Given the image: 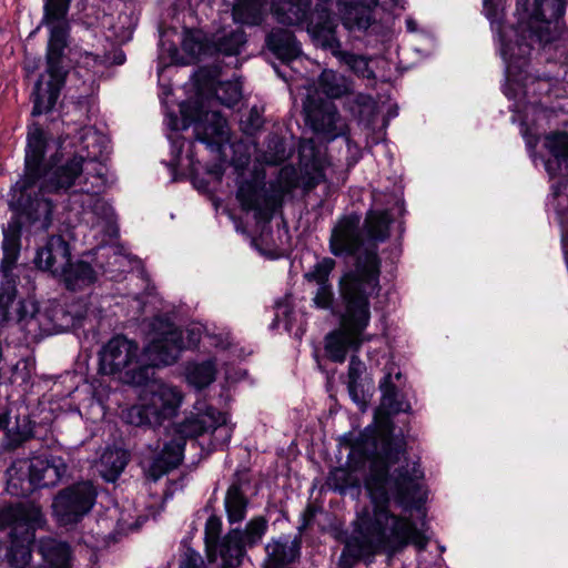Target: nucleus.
Listing matches in <instances>:
<instances>
[{
  "label": "nucleus",
  "mask_w": 568,
  "mask_h": 568,
  "mask_svg": "<svg viewBox=\"0 0 568 568\" xmlns=\"http://www.w3.org/2000/svg\"><path fill=\"white\" fill-rule=\"evenodd\" d=\"M369 464L364 487L373 505L353 521L339 557L341 568H352L378 552L394 556L413 545L425 550L428 487L422 464Z\"/></svg>",
  "instance_id": "nucleus-1"
},
{
  "label": "nucleus",
  "mask_w": 568,
  "mask_h": 568,
  "mask_svg": "<svg viewBox=\"0 0 568 568\" xmlns=\"http://www.w3.org/2000/svg\"><path fill=\"white\" fill-rule=\"evenodd\" d=\"M394 367L388 368L379 381L381 407L374 422L358 434L347 432L338 438V447L348 449L346 462H400L406 452V439L396 433L393 417L410 414L413 408L393 381Z\"/></svg>",
  "instance_id": "nucleus-2"
},
{
  "label": "nucleus",
  "mask_w": 568,
  "mask_h": 568,
  "mask_svg": "<svg viewBox=\"0 0 568 568\" xmlns=\"http://www.w3.org/2000/svg\"><path fill=\"white\" fill-rule=\"evenodd\" d=\"M568 0H516L517 24L507 27L494 0H484L486 18L501 58L515 51L519 40L548 44L555 40L551 24L565 16Z\"/></svg>",
  "instance_id": "nucleus-3"
},
{
  "label": "nucleus",
  "mask_w": 568,
  "mask_h": 568,
  "mask_svg": "<svg viewBox=\"0 0 568 568\" xmlns=\"http://www.w3.org/2000/svg\"><path fill=\"white\" fill-rule=\"evenodd\" d=\"M152 362L139 353L132 365L124 368L120 378L131 386H143L140 402L132 405L124 414V420L132 426L153 429L165 420L175 417L183 400V393L175 386L153 378Z\"/></svg>",
  "instance_id": "nucleus-4"
},
{
  "label": "nucleus",
  "mask_w": 568,
  "mask_h": 568,
  "mask_svg": "<svg viewBox=\"0 0 568 568\" xmlns=\"http://www.w3.org/2000/svg\"><path fill=\"white\" fill-rule=\"evenodd\" d=\"M341 301L344 312L338 320L339 326L324 336V357L336 364H343L351 351L357 352L363 334L372 320L371 297L375 292L341 282Z\"/></svg>",
  "instance_id": "nucleus-5"
},
{
  "label": "nucleus",
  "mask_w": 568,
  "mask_h": 568,
  "mask_svg": "<svg viewBox=\"0 0 568 568\" xmlns=\"http://www.w3.org/2000/svg\"><path fill=\"white\" fill-rule=\"evenodd\" d=\"M394 223L393 215L386 210H368L364 219L362 232H364L365 246L357 256L353 268H348L342 282L348 283L379 294L382 257L378 245L390 237V226Z\"/></svg>",
  "instance_id": "nucleus-6"
},
{
  "label": "nucleus",
  "mask_w": 568,
  "mask_h": 568,
  "mask_svg": "<svg viewBox=\"0 0 568 568\" xmlns=\"http://www.w3.org/2000/svg\"><path fill=\"white\" fill-rule=\"evenodd\" d=\"M42 520L41 513L22 504L0 507V551L10 568H27L32 559L31 541Z\"/></svg>",
  "instance_id": "nucleus-7"
},
{
  "label": "nucleus",
  "mask_w": 568,
  "mask_h": 568,
  "mask_svg": "<svg viewBox=\"0 0 568 568\" xmlns=\"http://www.w3.org/2000/svg\"><path fill=\"white\" fill-rule=\"evenodd\" d=\"M41 179L19 176L10 186V220L27 227V236L48 232L53 224L55 203L41 190Z\"/></svg>",
  "instance_id": "nucleus-8"
},
{
  "label": "nucleus",
  "mask_w": 568,
  "mask_h": 568,
  "mask_svg": "<svg viewBox=\"0 0 568 568\" xmlns=\"http://www.w3.org/2000/svg\"><path fill=\"white\" fill-rule=\"evenodd\" d=\"M197 97L180 103L181 130L193 126L195 139L207 146H217L225 136L226 119L221 111L209 110Z\"/></svg>",
  "instance_id": "nucleus-9"
},
{
  "label": "nucleus",
  "mask_w": 568,
  "mask_h": 568,
  "mask_svg": "<svg viewBox=\"0 0 568 568\" xmlns=\"http://www.w3.org/2000/svg\"><path fill=\"white\" fill-rule=\"evenodd\" d=\"M535 41H526L521 37L517 49L510 51L503 58L506 64V73L508 80L517 83L523 88L524 94L531 98V103H539L544 95H548L551 91L550 79L546 77H534L529 73L530 55Z\"/></svg>",
  "instance_id": "nucleus-10"
},
{
  "label": "nucleus",
  "mask_w": 568,
  "mask_h": 568,
  "mask_svg": "<svg viewBox=\"0 0 568 568\" xmlns=\"http://www.w3.org/2000/svg\"><path fill=\"white\" fill-rule=\"evenodd\" d=\"M184 349L182 329L170 318L159 316L152 323L151 338L142 353L158 368L173 365Z\"/></svg>",
  "instance_id": "nucleus-11"
},
{
  "label": "nucleus",
  "mask_w": 568,
  "mask_h": 568,
  "mask_svg": "<svg viewBox=\"0 0 568 568\" xmlns=\"http://www.w3.org/2000/svg\"><path fill=\"white\" fill-rule=\"evenodd\" d=\"M78 64L75 49L71 47V23L63 22L48 28L42 74L67 82L70 72Z\"/></svg>",
  "instance_id": "nucleus-12"
},
{
  "label": "nucleus",
  "mask_w": 568,
  "mask_h": 568,
  "mask_svg": "<svg viewBox=\"0 0 568 568\" xmlns=\"http://www.w3.org/2000/svg\"><path fill=\"white\" fill-rule=\"evenodd\" d=\"M98 489L90 480L61 489L52 501V511L61 525L78 524L95 505Z\"/></svg>",
  "instance_id": "nucleus-13"
},
{
  "label": "nucleus",
  "mask_w": 568,
  "mask_h": 568,
  "mask_svg": "<svg viewBox=\"0 0 568 568\" xmlns=\"http://www.w3.org/2000/svg\"><path fill=\"white\" fill-rule=\"evenodd\" d=\"M83 156L73 153L64 158L57 151L42 168L39 185L48 194H67L83 172Z\"/></svg>",
  "instance_id": "nucleus-14"
},
{
  "label": "nucleus",
  "mask_w": 568,
  "mask_h": 568,
  "mask_svg": "<svg viewBox=\"0 0 568 568\" xmlns=\"http://www.w3.org/2000/svg\"><path fill=\"white\" fill-rule=\"evenodd\" d=\"M236 199L245 212H254L256 222L268 223L282 206V195L270 192L264 180H245L236 191Z\"/></svg>",
  "instance_id": "nucleus-15"
},
{
  "label": "nucleus",
  "mask_w": 568,
  "mask_h": 568,
  "mask_svg": "<svg viewBox=\"0 0 568 568\" xmlns=\"http://www.w3.org/2000/svg\"><path fill=\"white\" fill-rule=\"evenodd\" d=\"M365 246L357 212L343 214L331 231L329 252L336 257H353L354 262Z\"/></svg>",
  "instance_id": "nucleus-16"
},
{
  "label": "nucleus",
  "mask_w": 568,
  "mask_h": 568,
  "mask_svg": "<svg viewBox=\"0 0 568 568\" xmlns=\"http://www.w3.org/2000/svg\"><path fill=\"white\" fill-rule=\"evenodd\" d=\"M140 352L139 343L125 335L113 336L99 352V373L102 375H120L132 365Z\"/></svg>",
  "instance_id": "nucleus-17"
},
{
  "label": "nucleus",
  "mask_w": 568,
  "mask_h": 568,
  "mask_svg": "<svg viewBox=\"0 0 568 568\" xmlns=\"http://www.w3.org/2000/svg\"><path fill=\"white\" fill-rule=\"evenodd\" d=\"M49 136L43 126L32 121L27 124L23 172L20 176L41 179L42 168L48 163Z\"/></svg>",
  "instance_id": "nucleus-18"
},
{
  "label": "nucleus",
  "mask_w": 568,
  "mask_h": 568,
  "mask_svg": "<svg viewBox=\"0 0 568 568\" xmlns=\"http://www.w3.org/2000/svg\"><path fill=\"white\" fill-rule=\"evenodd\" d=\"M71 255V245L61 234L48 235L36 250L32 264L37 271L58 277Z\"/></svg>",
  "instance_id": "nucleus-19"
},
{
  "label": "nucleus",
  "mask_w": 568,
  "mask_h": 568,
  "mask_svg": "<svg viewBox=\"0 0 568 568\" xmlns=\"http://www.w3.org/2000/svg\"><path fill=\"white\" fill-rule=\"evenodd\" d=\"M36 422L30 415H17L14 419L11 412L6 409L0 413V456L11 453L23 446L34 437Z\"/></svg>",
  "instance_id": "nucleus-20"
},
{
  "label": "nucleus",
  "mask_w": 568,
  "mask_h": 568,
  "mask_svg": "<svg viewBox=\"0 0 568 568\" xmlns=\"http://www.w3.org/2000/svg\"><path fill=\"white\" fill-rule=\"evenodd\" d=\"M23 235H27V227L10 219L7 225L2 226L0 273L6 280V284L1 286L0 291L8 285L16 286L14 280L10 281V278L13 276V270L17 267L21 255ZM14 288L17 290V287Z\"/></svg>",
  "instance_id": "nucleus-21"
},
{
  "label": "nucleus",
  "mask_w": 568,
  "mask_h": 568,
  "mask_svg": "<svg viewBox=\"0 0 568 568\" xmlns=\"http://www.w3.org/2000/svg\"><path fill=\"white\" fill-rule=\"evenodd\" d=\"M39 74L29 94V102L32 104L30 115L39 118L49 115L55 111L61 92L67 82Z\"/></svg>",
  "instance_id": "nucleus-22"
},
{
  "label": "nucleus",
  "mask_w": 568,
  "mask_h": 568,
  "mask_svg": "<svg viewBox=\"0 0 568 568\" xmlns=\"http://www.w3.org/2000/svg\"><path fill=\"white\" fill-rule=\"evenodd\" d=\"M264 48L281 63L288 65L297 60L303 51L295 33L288 29L275 27L265 36Z\"/></svg>",
  "instance_id": "nucleus-23"
},
{
  "label": "nucleus",
  "mask_w": 568,
  "mask_h": 568,
  "mask_svg": "<svg viewBox=\"0 0 568 568\" xmlns=\"http://www.w3.org/2000/svg\"><path fill=\"white\" fill-rule=\"evenodd\" d=\"M306 23L312 41L317 48L329 51L333 55L341 53L342 43L336 32L338 23L328 10L318 12L315 21L311 18Z\"/></svg>",
  "instance_id": "nucleus-24"
},
{
  "label": "nucleus",
  "mask_w": 568,
  "mask_h": 568,
  "mask_svg": "<svg viewBox=\"0 0 568 568\" xmlns=\"http://www.w3.org/2000/svg\"><path fill=\"white\" fill-rule=\"evenodd\" d=\"M366 365L357 355H352L348 363L347 389L351 399L361 410H365L374 392L372 378L365 375Z\"/></svg>",
  "instance_id": "nucleus-25"
},
{
  "label": "nucleus",
  "mask_w": 568,
  "mask_h": 568,
  "mask_svg": "<svg viewBox=\"0 0 568 568\" xmlns=\"http://www.w3.org/2000/svg\"><path fill=\"white\" fill-rule=\"evenodd\" d=\"M64 287L69 292H81L98 281V274L93 266L83 260H72L64 263L58 275Z\"/></svg>",
  "instance_id": "nucleus-26"
},
{
  "label": "nucleus",
  "mask_w": 568,
  "mask_h": 568,
  "mask_svg": "<svg viewBox=\"0 0 568 568\" xmlns=\"http://www.w3.org/2000/svg\"><path fill=\"white\" fill-rule=\"evenodd\" d=\"M273 18L284 26H301L312 18V0H271Z\"/></svg>",
  "instance_id": "nucleus-27"
},
{
  "label": "nucleus",
  "mask_w": 568,
  "mask_h": 568,
  "mask_svg": "<svg viewBox=\"0 0 568 568\" xmlns=\"http://www.w3.org/2000/svg\"><path fill=\"white\" fill-rule=\"evenodd\" d=\"M183 464H149L144 469L145 479L149 484H156L165 478L164 499H170L178 491L183 489L186 481V471L181 467Z\"/></svg>",
  "instance_id": "nucleus-28"
},
{
  "label": "nucleus",
  "mask_w": 568,
  "mask_h": 568,
  "mask_svg": "<svg viewBox=\"0 0 568 568\" xmlns=\"http://www.w3.org/2000/svg\"><path fill=\"white\" fill-rule=\"evenodd\" d=\"M7 474V491L16 497H29L39 489L36 464H10Z\"/></svg>",
  "instance_id": "nucleus-29"
},
{
  "label": "nucleus",
  "mask_w": 568,
  "mask_h": 568,
  "mask_svg": "<svg viewBox=\"0 0 568 568\" xmlns=\"http://www.w3.org/2000/svg\"><path fill=\"white\" fill-rule=\"evenodd\" d=\"M215 554L222 559L224 568H237L245 556L243 532L240 529H231L221 540L213 546L212 556Z\"/></svg>",
  "instance_id": "nucleus-30"
},
{
  "label": "nucleus",
  "mask_w": 568,
  "mask_h": 568,
  "mask_svg": "<svg viewBox=\"0 0 568 568\" xmlns=\"http://www.w3.org/2000/svg\"><path fill=\"white\" fill-rule=\"evenodd\" d=\"M545 146L551 159L545 163L547 172L555 176L562 169L568 173V132L554 131L545 136Z\"/></svg>",
  "instance_id": "nucleus-31"
},
{
  "label": "nucleus",
  "mask_w": 568,
  "mask_h": 568,
  "mask_svg": "<svg viewBox=\"0 0 568 568\" xmlns=\"http://www.w3.org/2000/svg\"><path fill=\"white\" fill-rule=\"evenodd\" d=\"M211 39L212 37L201 29L183 27L181 49L190 64L197 63L203 58H211Z\"/></svg>",
  "instance_id": "nucleus-32"
},
{
  "label": "nucleus",
  "mask_w": 568,
  "mask_h": 568,
  "mask_svg": "<svg viewBox=\"0 0 568 568\" xmlns=\"http://www.w3.org/2000/svg\"><path fill=\"white\" fill-rule=\"evenodd\" d=\"M41 554L47 568H70L72 552L68 542L54 538H43L39 541Z\"/></svg>",
  "instance_id": "nucleus-33"
},
{
  "label": "nucleus",
  "mask_w": 568,
  "mask_h": 568,
  "mask_svg": "<svg viewBox=\"0 0 568 568\" xmlns=\"http://www.w3.org/2000/svg\"><path fill=\"white\" fill-rule=\"evenodd\" d=\"M222 69L219 64L200 67L192 75L197 97L214 99L217 95Z\"/></svg>",
  "instance_id": "nucleus-34"
},
{
  "label": "nucleus",
  "mask_w": 568,
  "mask_h": 568,
  "mask_svg": "<svg viewBox=\"0 0 568 568\" xmlns=\"http://www.w3.org/2000/svg\"><path fill=\"white\" fill-rule=\"evenodd\" d=\"M347 270L343 272L337 282V298H335V293L333 290L332 283H326L318 285L315 296L313 297V303L316 308L331 311V313L336 316L338 320L341 318V314L344 312V305L341 301V282L342 278L346 275Z\"/></svg>",
  "instance_id": "nucleus-35"
},
{
  "label": "nucleus",
  "mask_w": 568,
  "mask_h": 568,
  "mask_svg": "<svg viewBox=\"0 0 568 568\" xmlns=\"http://www.w3.org/2000/svg\"><path fill=\"white\" fill-rule=\"evenodd\" d=\"M317 83L320 90L329 99H341L352 91L347 79L331 69L321 72Z\"/></svg>",
  "instance_id": "nucleus-36"
},
{
  "label": "nucleus",
  "mask_w": 568,
  "mask_h": 568,
  "mask_svg": "<svg viewBox=\"0 0 568 568\" xmlns=\"http://www.w3.org/2000/svg\"><path fill=\"white\" fill-rule=\"evenodd\" d=\"M245 36L241 31H231L219 38L211 39V58L213 57H235L241 53V48L245 44Z\"/></svg>",
  "instance_id": "nucleus-37"
},
{
  "label": "nucleus",
  "mask_w": 568,
  "mask_h": 568,
  "mask_svg": "<svg viewBox=\"0 0 568 568\" xmlns=\"http://www.w3.org/2000/svg\"><path fill=\"white\" fill-rule=\"evenodd\" d=\"M264 0H237L233 8L236 21L246 26H260L264 21Z\"/></svg>",
  "instance_id": "nucleus-38"
},
{
  "label": "nucleus",
  "mask_w": 568,
  "mask_h": 568,
  "mask_svg": "<svg viewBox=\"0 0 568 568\" xmlns=\"http://www.w3.org/2000/svg\"><path fill=\"white\" fill-rule=\"evenodd\" d=\"M212 423L201 415L186 416L181 423L174 425L173 430L184 437V440L195 445L196 438L207 433Z\"/></svg>",
  "instance_id": "nucleus-39"
},
{
  "label": "nucleus",
  "mask_w": 568,
  "mask_h": 568,
  "mask_svg": "<svg viewBox=\"0 0 568 568\" xmlns=\"http://www.w3.org/2000/svg\"><path fill=\"white\" fill-rule=\"evenodd\" d=\"M17 312V325L26 335H36L40 328L38 320L39 306L32 301H19Z\"/></svg>",
  "instance_id": "nucleus-40"
},
{
  "label": "nucleus",
  "mask_w": 568,
  "mask_h": 568,
  "mask_svg": "<svg viewBox=\"0 0 568 568\" xmlns=\"http://www.w3.org/2000/svg\"><path fill=\"white\" fill-rule=\"evenodd\" d=\"M37 481L39 489L57 486L60 481L68 478L70 464H36Z\"/></svg>",
  "instance_id": "nucleus-41"
},
{
  "label": "nucleus",
  "mask_w": 568,
  "mask_h": 568,
  "mask_svg": "<svg viewBox=\"0 0 568 568\" xmlns=\"http://www.w3.org/2000/svg\"><path fill=\"white\" fill-rule=\"evenodd\" d=\"M72 0H43V17L42 24L50 28L68 20Z\"/></svg>",
  "instance_id": "nucleus-42"
},
{
  "label": "nucleus",
  "mask_w": 568,
  "mask_h": 568,
  "mask_svg": "<svg viewBox=\"0 0 568 568\" xmlns=\"http://www.w3.org/2000/svg\"><path fill=\"white\" fill-rule=\"evenodd\" d=\"M291 153L287 152L286 141L277 134H270L266 140V150L263 154L264 162L270 166L283 164Z\"/></svg>",
  "instance_id": "nucleus-43"
},
{
  "label": "nucleus",
  "mask_w": 568,
  "mask_h": 568,
  "mask_svg": "<svg viewBox=\"0 0 568 568\" xmlns=\"http://www.w3.org/2000/svg\"><path fill=\"white\" fill-rule=\"evenodd\" d=\"M267 554L280 564L293 562L300 555V547L287 538H280L268 542L265 547Z\"/></svg>",
  "instance_id": "nucleus-44"
},
{
  "label": "nucleus",
  "mask_w": 568,
  "mask_h": 568,
  "mask_svg": "<svg viewBox=\"0 0 568 568\" xmlns=\"http://www.w3.org/2000/svg\"><path fill=\"white\" fill-rule=\"evenodd\" d=\"M216 368L210 361H205L187 368V382L199 389L207 387L215 379Z\"/></svg>",
  "instance_id": "nucleus-45"
},
{
  "label": "nucleus",
  "mask_w": 568,
  "mask_h": 568,
  "mask_svg": "<svg viewBox=\"0 0 568 568\" xmlns=\"http://www.w3.org/2000/svg\"><path fill=\"white\" fill-rule=\"evenodd\" d=\"M366 464H345L346 467H335L329 473V480L334 481V489L341 493H345L348 489L355 488L359 491L361 485L354 479L349 471L358 470V466H365Z\"/></svg>",
  "instance_id": "nucleus-46"
},
{
  "label": "nucleus",
  "mask_w": 568,
  "mask_h": 568,
  "mask_svg": "<svg viewBox=\"0 0 568 568\" xmlns=\"http://www.w3.org/2000/svg\"><path fill=\"white\" fill-rule=\"evenodd\" d=\"M187 442L174 430L168 442L164 443L161 453L151 462H184V452Z\"/></svg>",
  "instance_id": "nucleus-47"
},
{
  "label": "nucleus",
  "mask_w": 568,
  "mask_h": 568,
  "mask_svg": "<svg viewBox=\"0 0 568 568\" xmlns=\"http://www.w3.org/2000/svg\"><path fill=\"white\" fill-rule=\"evenodd\" d=\"M176 34V29L171 28L169 30L160 31L159 48L162 53L166 54L170 62L175 65H189L190 61L181 54L176 43L169 37Z\"/></svg>",
  "instance_id": "nucleus-48"
},
{
  "label": "nucleus",
  "mask_w": 568,
  "mask_h": 568,
  "mask_svg": "<svg viewBox=\"0 0 568 568\" xmlns=\"http://www.w3.org/2000/svg\"><path fill=\"white\" fill-rule=\"evenodd\" d=\"M335 266L336 261L333 257L325 256L304 274V278L306 282L316 283L317 285L331 283L329 276Z\"/></svg>",
  "instance_id": "nucleus-49"
},
{
  "label": "nucleus",
  "mask_w": 568,
  "mask_h": 568,
  "mask_svg": "<svg viewBox=\"0 0 568 568\" xmlns=\"http://www.w3.org/2000/svg\"><path fill=\"white\" fill-rule=\"evenodd\" d=\"M335 57L358 77L369 78L373 74V71L369 70L368 60L364 55L341 49V53Z\"/></svg>",
  "instance_id": "nucleus-50"
},
{
  "label": "nucleus",
  "mask_w": 568,
  "mask_h": 568,
  "mask_svg": "<svg viewBox=\"0 0 568 568\" xmlns=\"http://www.w3.org/2000/svg\"><path fill=\"white\" fill-rule=\"evenodd\" d=\"M222 530V521L216 516H210L205 523V547L207 552L209 561H215V554L212 558V549L213 546H216L220 542V534Z\"/></svg>",
  "instance_id": "nucleus-51"
},
{
  "label": "nucleus",
  "mask_w": 568,
  "mask_h": 568,
  "mask_svg": "<svg viewBox=\"0 0 568 568\" xmlns=\"http://www.w3.org/2000/svg\"><path fill=\"white\" fill-rule=\"evenodd\" d=\"M242 92L240 85L231 81H222L217 95L214 98L220 101L222 105L227 108L234 106L241 99Z\"/></svg>",
  "instance_id": "nucleus-52"
},
{
  "label": "nucleus",
  "mask_w": 568,
  "mask_h": 568,
  "mask_svg": "<svg viewBox=\"0 0 568 568\" xmlns=\"http://www.w3.org/2000/svg\"><path fill=\"white\" fill-rule=\"evenodd\" d=\"M267 530V521L263 517H256L248 521L243 532V542L248 546L257 544Z\"/></svg>",
  "instance_id": "nucleus-53"
},
{
  "label": "nucleus",
  "mask_w": 568,
  "mask_h": 568,
  "mask_svg": "<svg viewBox=\"0 0 568 568\" xmlns=\"http://www.w3.org/2000/svg\"><path fill=\"white\" fill-rule=\"evenodd\" d=\"M264 120L256 106H253L245 119L241 120V130L246 136H255L263 128Z\"/></svg>",
  "instance_id": "nucleus-54"
},
{
  "label": "nucleus",
  "mask_w": 568,
  "mask_h": 568,
  "mask_svg": "<svg viewBox=\"0 0 568 568\" xmlns=\"http://www.w3.org/2000/svg\"><path fill=\"white\" fill-rule=\"evenodd\" d=\"M325 109L326 106L324 104H318L314 102L305 104V121L310 123L313 126V129L318 130L320 128L323 126Z\"/></svg>",
  "instance_id": "nucleus-55"
},
{
  "label": "nucleus",
  "mask_w": 568,
  "mask_h": 568,
  "mask_svg": "<svg viewBox=\"0 0 568 568\" xmlns=\"http://www.w3.org/2000/svg\"><path fill=\"white\" fill-rule=\"evenodd\" d=\"M98 471L106 483H115L124 470L126 464H97Z\"/></svg>",
  "instance_id": "nucleus-56"
},
{
  "label": "nucleus",
  "mask_w": 568,
  "mask_h": 568,
  "mask_svg": "<svg viewBox=\"0 0 568 568\" xmlns=\"http://www.w3.org/2000/svg\"><path fill=\"white\" fill-rule=\"evenodd\" d=\"M227 518L231 524L240 523L245 517V507L237 501L226 499Z\"/></svg>",
  "instance_id": "nucleus-57"
},
{
  "label": "nucleus",
  "mask_w": 568,
  "mask_h": 568,
  "mask_svg": "<svg viewBox=\"0 0 568 568\" xmlns=\"http://www.w3.org/2000/svg\"><path fill=\"white\" fill-rule=\"evenodd\" d=\"M32 366L28 359L19 361L13 369V374L21 379L22 383L31 381Z\"/></svg>",
  "instance_id": "nucleus-58"
},
{
  "label": "nucleus",
  "mask_w": 568,
  "mask_h": 568,
  "mask_svg": "<svg viewBox=\"0 0 568 568\" xmlns=\"http://www.w3.org/2000/svg\"><path fill=\"white\" fill-rule=\"evenodd\" d=\"M313 358L316 363V366H317V369L323 373V374H326L328 375L329 373L334 374L335 371L333 369L332 372H329L327 369V366H326V363L325 361H327L325 357H324V354H320V351L316 348L314 352H313Z\"/></svg>",
  "instance_id": "nucleus-59"
},
{
  "label": "nucleus",
  "mask_w": 568,
  "mask_h": 568,
  "mask_svg": "<svg viewBox=\"0 0 568 568\" xmlns=\"http://www.w3.org/2000/svg\"><path fill=\"white\" fill-rule=\"evenodd\" d=\"M180 155H181V149L178 151L175 159H173L170 163L171 172L173 175V181L178 180V169L180 164Z\"/></svg>",
  "instance_id": "nucleus-60"
},
{
  "label": "nucleus",
  "mask_w": 568,
  "mask_h": 568,
  "mask_svg": "<svg viewBox=\"0 0 568 568\" xmlns=\"http://www.w3.org/2000/svg\"><path fill=\"white\" fill-rule=\"evenodd\" d=\"M114 462H130V453L125 449L121 450V454Z\"/></svg>",
  "instance_id": "nucleus-61"
},
{
  "label": "nucleus",
  "mask_w": 568,
  "mask_h": 568,
  "mask_svg": "<svg viewBox=\"0 0 568 568\" xmlns=\"http://www.w3.org/2000/svg\"><path fill=\"white\" fill-rule=\"evenodd\" d=\"M189 343H190V345H191V346H193V347H197V345H199V343H200V337H195V336H194V333H193V332H191V333H190V336H189Z\"/></svg>",
  "instance_id": "nucleus-62"
},
{
  "label": "nucleus",
  "mask_w": 568,
  "mask_h": 568,
  "mask_svg": "<svg viewBox=\"0 0 568 568\" xmlns=\"http://www.w3.org/2000/svg\"><path fill=\"white\" fill-rule=\"evenodd\" d=\"M115 64H123L125 62V54L121 51L114 57Z\"/></svg>",
  "instance_id": "nucleus-63"
},
{
  "label": "nucleus",
  "mask_w": 568,
  "mask_h": 568,
  "mask_svg": "<svg viewBox=\"0 0 568 568\" xmlns=\"http://www.w3.org/2000/svg\"><path fill=\"white\" fill-rule=\"evenodd\" d=\"M403 377L404 376L400 371H397L396 373L393 372V381L396 379L397 382H399Z\"/></svg>",
  "instance_id": "nucleus-64"
}]
</instances>
